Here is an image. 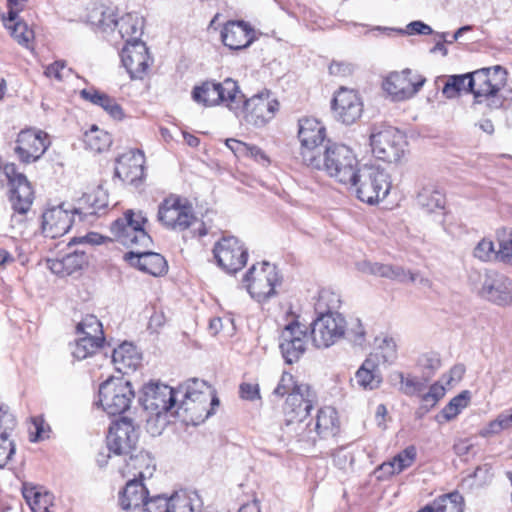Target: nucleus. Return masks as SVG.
<instances>
[{"instance_id": "1", "label": "nucleus", "mask_w": 512, "mask_h": 512, "mask_svg": "<svg viewBox=\"0 0 512 512\" xmlns=\"http://www.w3.org/2000/svg\"><path fill=\"white\" fill-rule=\"evenodd\" d=\"M306 418L295 416V422L282 427L283 436L298 442L315 443L317 438H331L339 432L338 414L333 407L320 408L314 421L305 422Z\"/></svg>"}, {"instance_id": "2", "label": "nucleus", "mask_w": 512, "mask_h": 512, "mask_svg": "<svg viewBox=\"0 0 512 512\" xmlns=\"http://www.w3.org/2000/svg\"><path fill=\"white\" fill-rule=\"evenodd\" d=\"M308 167L325 171L344 186L354 179L355 173L360 168L355 154L348 146L329 141L325 149Z\"/></svg>"}, {"instance_id": "3", "label": "nucleus", "mask_w": 512, "mask_h": 512, "mask_svg": "<svg viewBox=\"0 0 512 512\" xmlns=\"http://www.w3.org/2000/svg\"><path fill=\"white\" fill-rule=\"evenodd\" d=\"M273 393L280 397L288 395L284 409V425L295 422V416H308L317 403L315 391L308 384L295 382L294 377L287 372H283Z\"/></svg>"}, {"instance_id": "4", "label": "nucleus", "mask_w": 512, "mask_h": 512, "mask_svg": "<svg viewBox=\"0 0 512 512\" xmlns=\"http://www.w3.org/2000/svg\"><path fill=\"white\" fill-rule=\"evenodd\" d=\"M282 275L268 261L253 264L242 278V286L257 303L263 304L277 296Z\"/></svg>"}, {"instance_id": "5", "label": "nucleus", "mask_w": 512, "mask_h": 512, "mask_svg": "<svg viewBox=\"0 0 512 512\" xmlns=\"http://www.w3.org/2000/svg\"><path fill=\"white\" fill-rule=\"evenodd\" d=\"M505 84V73L500 66L482 68L470 73L467 92L474 95L475 103H486L489 109L502 107L504 98L498 92Z\"/></svg>"}, {"instance_id": "6", "label": "nucleus", "mask_w": 512, "mask_h": 512, "mask_svg": "<svg viewBox=\"0 0 512 512\" xmlns=\"http://www.w3.org/2000/svg\"><path fill=\"white\" fill-rule=\"evenodd\" d=\"M346 187L352 189L360 201L373 205L387 197L391 181L385 170L375 166H363Z\"/></svg>"}, {"instance_id": "7", "label": "nucleus", "mask_w": 512, "mask_h": 512, "mask_svg": "<svg viewBox=\"0 0 512 512\" xmlns=\"http://www.w3.org/2000/svg\"><path fill=\"white\" fill-rule=\"evenodd\" d=\"M192 98L204 106L225 104L232 110L239 109L243 94L235 80L226 78L223 82L206 81L202 85L194 87Z\"/></svg>"}, {"instance_id": "8", "label": "nucleus", "mask_w": 512, "mask_h": 512, "mask_svg": "<svg viewBox=\"0 0 512 512\" xmlns=\"http://www.w3.org/2000/svg\"><path fill=\"white\" fill-rule=\"evenodd\" d=\"M279 106V102L273 94L269 90L263 89L247 99L243 95L239 109H232V111L238 117L241 115L247 124L263 127L275 117Z\"/></svg>"}, {"instance_id": "9", "label": "nucleus", "mask_w": 512, "mask_h": 512, "mask_svg": "<svg viewBox=\"0 0 512 512\" xmlns=\"http://www.w3.org/2000/svg\"><path fill=\"white\" fill-rule=\"evenodd\" d=\"M370 145L373 154L378 159L388 163H397L404 155L406 139L397 128L380 125L372 128Z\"/></svg>"}, {"instance_id": "10", "label": "nucleus", "mask_w": 512, "mask_h": 512, "mask_svg": "<svg viewBox=\"0 0 512 512\" xmlns=\"http://www.w3.org/2000/svg\"><path fill=\"white\" fill-rule=\"evenodd\" d=\"M99 404L109 415H120L126 412L135 397L129 381L111 377L99 387Z\"/></svg>"}, {"instance_id": "11", "label": "nucleus", "mask_w": 512, "mask_h": 512, "mask_svg": "<svg viewBox=\"0 0 512 512\" xmlns=\"http://www.w3.org/2000/svg\"><path fill=\"white\" fill-rule=\"evenodd\" d=\"M146 222L147 218L141 211L128 210L122 218L112 223L111 233L124 246H147L151 238L143 227Z\"/></svg>"}, {"instance_id": "12", "label": "nucleus", "mask_w": 512, "mask_h": 512, "mask_svg": "<svg viewBox=\"0 0 512 512\" xmlns=\"http://www.w3.org/2000/svg\"><path fill=\"white\" fill-rule=\"evenodd\" d=\"M157 219L168 229L184 231L193 224L196 217L193 207L186 200L170 195L160 203Z\"/></svg>"}, {"instance_id": "13", "label": "nucleus", "mask_w": 512, "mask_h": 512, "mask_svg": "<svg viewBox=\"0 0 512 512\" xmlns=\"http://www.w3.org/2000/svg\"><path fill=\"white\" fill-rule=\"evenodd\" d=\"M326 129L314 118H304L299 121L298 138L301 143L300 156L303 163L309 166L325 149Z\"/></svg>"}, {"instance_id": "14", "label": "nucleus", "mask_w": 512, "mask_h": 512, "mask_svg": "<svg viewBox=\"0 0 512 512\" xmlns=\"http://www.w3.org/2000/svg\"><path fill=\"white\" fill-rule=\"evenodd\" d=\"M346 320L340 313H324L311 324V339L316 348H328L345 336Z\"/></svg>"}, {"instance_id": "15", "label": "nucleus", "mask_w": 512, "mask_h": 512, "mask_svg": "<svg viewBox=\"0 0 512 512\" xmlns=\"http://www.w3.org/2000/svg\"><path fill=\"white\" fill-rule=\"evenodd\" d=\"M217 265L227 273H236L247 263L248 249L234 236H224L213 248Z\"/></svg>"}, {"instance_id": "16", "label": "nucleus", "mask_w": 512, "mask_h": 512, "mask_svg": "<svg viewBox=\"0 0 512 512\" xmlns=\"http://www.w3.org/2000/svg\"><path fill=\"white\" fill-rule=\"evenodd\" d=\"M425 77L410 70L390 73L383 82V89L393 100L403 101L415 96L424 83Z\"/></svg>"}, {"instance_id": "17", "label": "nucleus", "mask_w": 512, "mask_h": 512, "mask_svg": "<svg viewBox=\"0 0 512 512\" xmlns=\"http://www.w3.org/2000/svg\"><path fill=\"white\" fill-rule=\"evenodd\" d=\"M4 173L10 184L9 200L12 209L18 214H26L34 200V191L30 182L24 174L17 172L12 163L4 166Z\"/></svg>"}, {"instance_id": "18", "label": "nucleus", "mask_w": 512, "mask_h": 512, "mask_svg": "<svg viewBox=\"0 0 512 512\" xmlns=\"http://www.w3.org/2000/svg\"><path fill=\"white\" fill-rule=\"evenodd\" d=\"M180 390H175L168 385L149 383L143 387L142 403L146 410H150L156 416H161L172 409L179 402Z\"/></svg>"}, {"instance_id": "19", "label": "nucleus", "mask_w": 512, "mask_h": 512, "mask_svg": "<svg viewBox=\"0 0 512 512\" xmlns=\"http://www.w3.org/2000/svg\"><path fill=\"white\" fill-rule=\"evenodd\" d=\"M138 438V432L132 420L127 417H121L109 427L107 447L115 455L126 456L136 450Z\"/></svg>"}, {"instance_id": "20", "label": "nucleus", "mask_w": 512, "mask_h": 512, "mask_svg": "<svg viewBox=\"0 0 512 512\" xmlns=\"http://www.w3.org/2000/svg\"><path fill=\"white\" fill-rule=\"evenodd\" d=\"M307 333L298 321L286 325L281 332L279 348L287 364L299 361L306 350Z\"/></svg>"}, {"instance_id": "21", "label": "nucleus", "mask_w": 512, "mask_h": 512, "mask_svg": "<svg viewBox=\"0 0 512 512\" xmlns=\"http://www.w3.org/2000/svg\"><path fill=\"white\" fill-rule=\"evenodd\" d=\"M48 135L41 130L25 129L17 137L15 153L24 163L38 160L47 150Z\"/></svg>"}, {"instance_id": "22", "label": "nucleus", "mask_w": 512, "mask_h": 512, "mask_svg": "<svg viewBox=\"0 0 512 512\" xmlns=\"http://www.w3.org/2000/svg\"><path fill=\"white\" fill-rule=\"evenodd\" d=\"M480 294L498 306H512V280L502 273L490 271L485 275Z\"/></svg>"}, {"instance_id": "23", "label": "nucleus", "mask_w": 512, "mask_h": 512, "mask_svg": "<svg viewBox=\"0 0 512 512\" xmlns=\"http://www.w3.org/2000/svg\"><path fill=\"white\" fill-rule=\"evenodd\" d=\"M332 110L338 121L350 125L360 118L363 103L354 90L341 87L333 98Z\"/></svg>"}, {"instance_id": "24", "label": "nucleus", "mask_w": 512, "mask_h": 512, "mask_svg": "<svg viewBox=\"0 0 512 512\" xmlns=\"http://www.w3.org/2000/svg\"><path fill=\"white\" fill-rule=\"evenodd\" d=\"M78 213L75 208H66L60 204L47 209L42 215V230L45 236L58 238L65 235L71 228L74 215Z\"/></svg>"}, {"instance_id": "25", "label": "nucleus", "mask_w": 512, "mask_h": 512, "mask_svg": "<svg viewBox=\"0 0 512 512\" xmlns=\"http://www.w3.org/2000/svg\"><path fill=\"white\" fill-rule=\"evenodd\" d=\"M145 157L140 150H130L116 159L114 175L123 183L138 186L144 178Z\"/></svg>"}, {"instance_id": "26", "label": "nucleus", "mask_w": 512, "mask_h": 512, "mask_svg": "<svg viewBox=\"0 0 512 512\" xmlns=\"http://www.w3.org/2000/svg\"><path fill=\"white\" fill-rule=\"evenodd\" d=\"M219 400L213 396L212 393H198L191 398H182L178 402V409L172 415L180 416L179 410H182L186 416L183 417L184 421L198 424L208 418L212 412L210 406L218 405Z\"/></svg>"}, {"instance_id": "27", "label": "nucleus", "mask_w": 512, "mask_h": 512, "mask_svg": "<svg viewBox=\"0 0 512 512\" xmlns=\"http://www.w3.org/2000/svg\"><path fill=\"white\" fill-rule=\"evenodd\" d=\"M143 19L135 13H127L120 19H117L115 29L112 30L109 42L114 46L132 45L135 42H142Z\"/></svg>"}, {"instance_id": "28", "label": "nucleus", "mask_w": 512, "mask_h": 512, "mask_svg": "<svg viewBox=\"0 0 512 512\" xmlns=\"http://www.w3.org/2000/svg\"><path fill=\"white\" fill-rule=\"evenodd\" d=\"M121 61L132 79H142L150 65V56L146 44L135 42L124 45L120 53Z\"/></svg>"}, {"instance_id": "29", "label": "nucleus", "mask_w": 512, "mask_h": 512, "mask_svg": "<svg viewBox=\"0 0 512 512\" xmlns=\"http://www.w3.org/2000/svg\"><path fill=\"white\" fill-rule=\"evenodd\" d=\"M221 39L228 48L241 50L255 40V31L245 21H228L221 31Z\"/></svg>"}, {"instance_id": "30", "label": "nucleus", "mask_w": 512, "mask_h": 512, "mask_svg": "<svg viewBox=\"0 0 512 512\" xmlns=\"http://www.w3.org/2000/svg\"><path fill=\"white\" fill-rule=\"evenodd\" d=\"M124 259L133 267L153 276H160L167 271L165 258L155 252L130 251L124 255Z\"/></svg>"}, {"instance_id": "31", "label": "nucleus", "mask_w": 512, "mask_h": 512, "mask_svg": "<svg viewBox=\"0 0 512 512\" xmlns=\"http://www.w3.org/2000/svg\"><path fill=\"white\" fill-rule=\"evenodd\" d=\"M15 426L14 415L7 406H0V469L4 468L15 454L16 445L9 434Z\"/></svg>"}, {"instance_id": "32", "label": "nucleus", "mask_w": 512, "mask_h": 512, "mask_svg": "<svg viewBox=\"0 0 512 512\" xmlns=\"http://www.w3.org/2000/svg\"><path fill=\"white\" fill-rule=\"evenodd\" d=\"M357 269L365 274L379 276L399 282H405L407 280L415 282L418 277L417 274H414L410 271H406L401 266L382 264L370 261H362L357 263Z\"/></svg>"}, {"instance_id": "33", "label": "nucleus", "mask_w": 512, "mask_h": 512, "mask_svg": "<svg viewBox=\"0 0 512 512\" xmlns=\"http://www.w3.org/2000/svg\"><path fill=\"white\" fill-rule=\"evenodd\" d=\"M148 494L142 479H129L119 494L120 507L125 511L142 509Z\"/></svg>"}, {"instance_id": "34", "label": "nucleus", "mask_w": 512, "mask_h": 512, "mask_svg": "<svg viewBox=\"0 0 512 512\" xmlns=\"http://www.w3.org/2000/svg\"><path fill=\"white\" fill-rule=\"evenodd\" d=\"M141 359L137 348L128 342L120 344L112 353V363L115 369L122 374L136 371L141 364Z\"/></svg>"}, {"instance_id": "35", "label": "nucleus", "mask_w": 512, "mask_h": 512, "mask_svg": "<svg viewBox=\"0 0 512 512\" xmlns=\"http://www.w3.org/2000/svg\"><path fill=\"white\" fill-rule=\"evenodd\" d=\"M353 381L364 390H374L380 386L382 376L376 355H370L363 361L356 371Z\"/></svg>"}, {"instance_id": "36", "label": "nucleus", "mask_w": 512, "mask_h": 512, "mask_svg": "<svg viewBox=\"0 0 512 512\" xmlns=\"http://www.w3.org/2000/svg\"><path fill=\"white\" fill-rule=\"evenodd\" d=\"M88 264V257L85 251H74L62 258L48 260V267L52 273L64 277L83 269Z\"/></svg>"}, {"instance_id": "37", "label": "nucleus", "mask_w": 512, "mask_h": 512, "mask_svg": "<svg viewBox=\"0 0 512 512\" xmlns=\"http://www.w3.org/2000/svg\"><path fill=\"white\" fill-rule=\"evenodd\" d=\"M126 460V471L124 474H132L133 478H150L155 471L154 459L148 452L139 451L137 454L130 453Z\"/></svg>"}, {"instance_id": "38", "label": "nucleus", "mask_w": 512, "mask_h": 512, "mask_svg": "<svg viewBox=\"0 0 512 512\" xmlns=\"http://www.w3.org/2000/svg\"><path fill=\"white\" fill-rule=\"evenodd\" d=\"M170 512H199L202 500L196 492L179 491L169 498Z\"/></svg>"}, {"instance_id": "39", "label": "nucleus", "mask_w": 512, "mask_h": 512, "mask_svg": "<svg viewBox=\"0 0 512 512\" xmlns=\"http://www.w3.org/2000/svg\"><path fill=\"white\" fill-rule=\"evenodd\" d=\"M89 21L99 32L106 34V38L109 41L117 21L113 9L104 6L95 7L89 13Z\"/></svg>"}, {"instance_id": "40", "label": "nucleus", "mask_w": 512, "mask_h": 512, "mask_svg": "<svg viewBox=\"0 0 512 512\" xmlns=\"http://www.w3.org/2000/svg\"><path fill=\"white\" fill-rule=\"evenodd\" d=\"M416 200L417 204L427 212L443 209L445 205L443 193L432 185L423 187L418 192Z\"/></svg>"}, {"instance_id": "41", "label": "nucleus", "mask_w": 512, "mask_h": 512, "mask_svg": "<svg viewBox=\"0 0 512 512\" xmlns=\"http://www.w3.org/2000/svg\"><path fill=\"white\" fill-rule=\"evenodd\" d=\"M226 145L237 157H251L260 163L268 162L266 154L255 145H249L236 139H228Z\"/></svg>"}, {"instance_id": "42", "label": "nucleus", "mask_w": 512, "mask_h": 512, "mask_svg": "<svg viewBox=\"0 0 512 512\" xmlns=\"http://www.w3.org/2000/svg\"><path fill=\"white\" fill-rule=\"evenodd\" d=\"M83 141L86 147L94 152H102L112 143L111 136L96 126L85 132Z\"/></svg>"}, {"instance_id": "43", "label": "nucleus", "mask_w": 512, "mask_h": 512, "mask_svg": "<svg viewBox=\"0 0 512 512\" xmlns=\"http://www.w3.org/2000/svg\"><path fill=\"white\" fill-rule=\"evenodd\" d=\"M102 344L100 338L80 336L73 345L72 355L77 360H84L94 355L102 347Z\"/></svg>"}, {"instance_id": "44", "label": "nucleus", "mask_w": 512, "mask_h": 512, "mask_svg": "<svg viewBox=\"0 0 512 512\" xmlns=\"http://www.w3.org/2000/svg\"><path fill=\"white\" fill-rule=\"evenodd\" d=\"M470 392L467 390L462 391L457 396L453 397L449 403L441 410L438 418H443L444 421H451L458 416V414L468 406L470 402ZM441 423V420L438 419Z\"/></svg>"}, {"instance_id": "45", "label": "nucleus", "mask_w": 512, "mask_h": 512, "mask_svg": "<svg viewBox=\"0 0 512 512\" xmlns=\"http://www.w3.org/2000/svg\"><path fill=\"white\" fill-rule=\"evenodd\" d=\"M512 428V409L506 410L498 414V416L490 421L481 431L482 437H491L498 435L503 431Z\"/></svg>"}, {"instance_id": "46", "label": "nucleus", "mask_w": 512, "mask_h": 512, "mask_svg": "<svg viewBox=\"0 0 512 512\" xmlns=\"http://www.w3.org/2000/svg\"><path fill=\"white\" fill-rule=\"evenodd\" d=\"M341 306L340 295L330 290H322L319 293L318 300L315 304V309L318 315L324 313H338L337 309Z\"/></svg>"}, {"instance_id": "47", "label": "nucleus", "mask_w": 512, "mask_h": 512, "mask_svg": "<svg viewBox=\"0 0 512 512\" xmlns=\"http://www.w3.org/2000/svg\"><path fill=\"white\" fill-rule=\"evenodd\" d=\"M80 336L100 338L104 342V334L101 322L94 315L85 316L76 327Z\"/></svg>"}, {"instance_id": "48", "label": "nucleus", "mask_w": 512, "mask_h": 512, "mask_svg": "<svg viewBox=\"0 0 512 512\" xmlns=\"http://www.w3.org/2000/svg\"><path fill=\"white\" fill-rule=\"evenodd\" d=\"M436 512H463V497L458 492L442 495L436 499Z\"/></svg>"}, {"instance_id": "49", "label": "nucleus", "mask_w": 512, "mask_h": 512, "mask_svg": "<svg viewBox=\"0 0 512 512\" xmlns=\"http://www.w3.org/2000/svg\"><path fill=\"white\" fill-rule=\"evenodd\" d=\"M84 199L89 205L86 214L101 215L108 207V195L100 188L91 194L85 195Z\"/></svg>"}, {"instance_id": "50", "label": "nucleus", "mask_w": 512, "mask_h": 512, "mask_svg": "<svg viewBox=\"0 0 512 512\" xmlns=\"http://www.w3.org/2000/svg\"><path fill=\"white\" fill-rule=\"evenodd\" d=\"M470 79V73L463 75H451L445 83L442 93L447 98L456 97L460 91H467V84Z\"/></svg>"}, {"instance_id": "51", "label": "nucleus", "mask_w": 512, "mask_h": 512, "mask_svg": "<svg viewBox=\"0 0 512 512\" xmlns=\"http://www.w3.org/2000/svg\"><path fill=\"white\" fill-rule=\"evenodd\" d=\"M7 28L11 29V34L19 44H27L33 38V31L30 30L26 23L18 21L9 22L7 17L4 18Z\"/></svg>"}, {"instance_id": "52", "label": "nucleus", "mask_w": 512, "mask_h": 512, "mask_svg": "<svg viewBox=\"0 0 512 512\" xmlns=\"http://www.w3.org/2000/svg\"><path fill=\"white\" fill-rule=\"evenodd\" d=\"M177 390H180L182 398H191L196 396L198 393H212L211 387L204 381L197 378L188 380L185 385L180 386Z\"/></svg>"}, {"instance_id": "53", "label": "nucleus", "mask_w": 512, "mask_h": 512, "mask_svg": "<svg viewBox=\"0 0 512 512\" xmlns=\"http://www.w3.org/2000/svg\"><path fill=\"white\" fill-rule=\"evenodd\" d=\"M417 456L416 448L414 446H408L397 455H395L391 460L394 464V467L397 473H401L405 469L412 466L415 462Z\"/></svg>"}, {"instance_id": "54", "label": "nucleus", "mask_w": 512, "mask_h": 512, "mask_svg": "<svg viewBox=\"0 0 512 512\" xmlns=\"http://www.w3.org/2000/svg\"><path fill=\"white\" fill-rule=\"evenodd\" d=\"M345 336L355 345L362 346L366 340V332L360 319L356 318L346 324Z\"/></svg>"}, {"instance_id": "55", "label": "nucleus", "mask_w": 512, "mask_h": 512, "mask_svg": "<svg viewBox=\"0 0 512 512\" xmlns=\"http://www.w3.org/2000/svg\"><path fill=\"white\" fill-rule=\"evenodd\" d=\"M473 254L477 259L484 262L496 260V250L493 241L483 238L474 248Z\"/></svg>"}, {"instance_id": "56", "label": "nucleus", "mask_w": 512, "mask_h": 512, "mask_svg": "<svg viewBox=\"0 0 512 512\" xmlns=\"http://www.w3.org/2000/svg\"><path fill=\"white\" fill-rule=\"evenodd\" d=\"M418 365L428 377L431 376L441 366L439 354L436 352L422 354L418 359Z\"/></svg>"}, {"instance_id": "57", "label": "nucleus", "mask_w": 512, "mask_h": 512, "mask_svg": "<svg viewBox=\"0 0 512 512\" xmlns=\"http://www.w3.org/2000/svg\"><path fill=\"white\" fill-rule=\"evenodd\" d=\"M169 503V498L164 495H156L147 497L142 509L145 512H170Z\"/></svg>"}, {"instance_id": "58", "label": "nucleus", "mask_w": 512, "mask_h": 512, "mask_svg": "<svg viewBox=\"0 0 512 512\" xmlns=\"http://www.w3.org/2000/svg\"><path fill=\"white\" fill-rule=\"evenodd\" d=\"M445 393V387L439 382H436L432 384L429 388V391L423 395L422 401L426 406L434 407L437 402L444 397Z\"/></svg>"}, {"instance_id": "59", "label": "nucleus", "mask_w": 512, "mask_h": 512, "mask_svg": "<svg viewBox=\"0 0 512 512\" xmlns=\"http://www.w3.org/2000/svg\"><path fill=\"white\" fill-rule=\"evenodd\" d=\"M100 107L103 108L113 119L121 120L124 117L121 106L109 95H105Z\"/></svg>"}, {"instance_id": "60", "label": "nucleus", "mask_w": 512, "mask_h": 512, "mask_svg": "<svg viewBox=\"0 0 512 512\" xmlns=\"http://www.w3.org/2000/svg\"><path fill=\"white\" fill-rule=\"evenodd\" d=\"M53 496L48 493H40L38 497L29 506L33 512H50L49 507L52 504Z\"/></svg>"}, {"instance_id": "61", "label": "nucleus", "mask_w": 512, "mask_h": 512, "mask_svg": "<svg viewBox=\"0 0 512 512\" xmlns=\"http://www.w3.org/2000/svg\"><path fill=\"white\" fill-rule=\"evenodd\" d=\"M401 378V390L406 395H413L415 393H420L423 390V384L416 380L413 377H404L403 374H400Z\"/></svg>"}, {"instance_id": "62", "label": "nucleus", "mask_w": 512, "mask_h": 512, "mask_svg": "<svg viewBox=\"0 0 512 512\" xmlns=\"http://www.w3.org/2000/svg\"><path fill=\"white\" fill-rule=\"evenodd\" d=\"M353 72V65L342 61H333L329 66V73L334 76L346 77Z\"/></svg>"}, {"instance_id": "63", "label": "nucleus", "mask_w": 512, "mask_h": 512, "mask_svg": "<svg viewBox=\"0 0 512 512\" xmlns=\"http://www.w3.org/2000/svg\"><path fill=\"white\" fill-rule=\"evenodd\" d=\"M496 260L504 263L512 261V240H502L499 242V249L496 251Z\"/></svg>"}, {"instance_id": "64", "label": "nucleus", "mask_w": 512, "mask_h": 512, "mask_svg": "<svg viewBox=\"0 0 512 512\" xmlns=\"http://www.w3.org/2000/svg\"><path fill=\"white\" fill-rule=\"evenodd\" d=\"M65 69L66 64L64 61H55L46 67L44 74L47 77H53L58 81H61L64 78Z\"/></svg>"}]
</instances>
